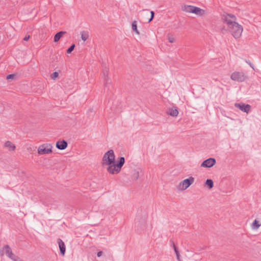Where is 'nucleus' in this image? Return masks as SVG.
I'll use <instances>...</instances> for the list:
<instances>
[{
    "mask_svg": "<svg viewBox=\"0 0 261 261\" xmlns=\"http://www.w3.org/2000/svg\"><path fill=\"white\" fill-rule=\"evenodd\" d=\"M147 215L145 212L140 214L138 213L135 219V227L138 233H141L146 227Z\"/></svg>",
    "mask_w": 261,
    "mask_h": 261,
    "instance_id": "f257e3e1",
    "label": "nucleus"
},
{
    "mask_svg": "<svg viewBox=\"0 0 261 261\" xmlns=\"http://www.w3.org/2000/svg\"><path fill=\"white\" fill-rule=\"evenodd\" d=\"M124 163L125 158L123 156L119 157L117 159L116 162H115V163H113L112 165L108 166L107 170L110 174H118L120 172Z\"/></svg>",
    "mask_w": 261,
    "mask_h": 261,
    "instance_id": "f03ea898",
    "label": "nucleus"
},
{
    "mask_svg": "<svg viewBox=\"0 0 261 261\" xmlns=\"http://www.w3.org/2000/svg\"><path fill=\"white\" fill-rule=\"evenodd\" d=\"M115 162V155L113 150L107 151L102 157V166H111Z\"/></svg>",
    "mask_w": 261,
    "mask_h": 261,
    "instance_id": "7ed1b4c3",
    "label": "nucleus"
},
{
    "mask_svg": "<svg viewBox=\"0 0 261 261\" xmlns=\"http://www.w3.org/2000/svg\"><path fill=\"white\" fill-rule=\"evenodd\" d=\"M228 30L234 38L238 39L241 36L243 28L237 22L228 28Z\"/></svg>",
    "mask_w": 261,
    "mask_h": 261,
    "instance_id": "20e7f679",
    "label": "nucleus"
},
{
    "mask_svg": "<svg viewBox=\"0 0 261 261\" xmlns=\"http://www.w3.org/2000/svg\"><path fill=\"white\" fill-rule=\"evenodd\" d=\"M247 75L242 71H234L230 75L231 80L238 82H243L247 79Z\"/></svg>",
    "mask_w": 261,
    "mask_h": 261,
    "instance_id": "39448f33",
    "label": "nucleus"
},
{
    "mask_svg": "<svg viewBox=\"0 0 261 261\" xmlns=\"http://www.w3.org/2000/svg\"><path fill=\"white\" fill-rule=\"evenodd\" d=\"M222 19L223 22L226 24L227 29L237 23L236 16L232 14H224L222 17Z\"/></svg>",
    "mask_w": 261,
    "mask_h": 261,
    "instance_id": "423d86ee",
    "label": "nucleus"
},
{
    "mask_svg": "<svg viewBox=\"0 0 261 261\" xmlns=\"http://www.w3.org/2000/svg\"><path fill=\"white\" fill-rule=\"evenodd\" d=\"M52 147V145L50 144H43L39 147L38 153L39 154H45L51 153Z\"/></svg>",
    "mask_w": 261,
    "mask_h": 261,
    "instance_id": "0eeeda50",
    "label": "nucleus"
},
{
    "mask_svg": "<svg viewBox=\"0 0 261 261\" xmlns=\"http://www.w3.org/2000/svg\"><path fill=\"white\" fill-rule=\"evenodd\" d=\"M194 178L190 176L181 181L178 185V189L180 190H185L190 187L194 182Z\"/></svg>",
    "mask_w": 261,
    "mask_h": 261,
    "instance_id": "6e6552de",
    "label": "nucleus"
},
{
    "mask_svg": "<svg viewBox=\"0 0 261 261\" xmlns=\"http://www.w3.org/2000/svg\"><path fill=\"white\" fill-rule=\"evenodd\" d=\"M234 106L242 112L248 113L251 110V106L248 104H245L242 102L236 103Z\"/></svg>",
    "mask_w": 261,
    "mask_h": 261,
    "instance_id": "1a4fd4ad",
    "label": "nucleus"
},
{
    "mask_svg": "<svg viewBox=\"0 0 261 261\" xmlns=\"http://www.w3.org/2000/svg\"><path fill=\"white\" fill-rule=\"evenodd\" d=\"M216 163V161L215 159L210 158L203 161L201 164V167L211 168L215 165Z\"/></svg>",
    "mask_w": 261,
    "mask_h": 261,
    "instance_id": "9d476101",
    "label": "nucleus"
},
{
    "mask_svg": "<svg viewBox=\"0 0 261 261\" xmlns=\"http://www.w3.org/2000/svg\"><path fill=\"white\" fill-rule=\"evenodd\" d=\"M193 13L199 16H203L206 15V11L200 8L194 6L193 9Z\"/></svg>",
    "mask_w": 261,
    "mask_h": 261,
    "instance_id": "9b49d317",
    "label": "nucleus"
},
{
    "mask_svg": "<svg viewBox=\"0 0 261 261\" xmlns=\"http://www.w3.org/2000/svg\"><path fill=\"white\" fill-rule=\"evenodd\" d=\"M68 146V143L66 141L62 140L58 141L56 142V146L59 150H64Z\"/></svg>",
    "mask_w": 261,
    "mask_h": 261,
    "instance_id": "f8f14e48",
    "label": "nucleus"
},
{
    "mask_svg": "<svg viewBox=\"0 0 261 261\" xmlns=\"http://www.w3.org/2000/svg\"><path fill=\"white\" fill-rule=\"evenodd\" d=\"M57 242L59 244L60 254L62 256H64L65 255V251H66L65 245L64 242L61 239H58L57 240Z\"/></svg>",
    "mask_w": 261,
    "mask_h": 261,
    "instance_id": "ddd939ff",
    "label": "nucleus"
},
{
    "mask_svg": "<svg viewBox=\"0 0 261 261\" xmlns=\"http://www.w3.org/2000/svg\"><path fill=\"white\" fill-rule=\"evenodd\" d=\"M4 252L6 255L10 258H13L12 257L15 255L12 253L11 248L8 245H5L4 246Z\"/></svg>",
    "mask_w": 261,
    "mask_h": 261,
    "instance_id": "4468645a",
    "label": "nucleus"
},
{
    "mask_svg": "<svg viewBox=\"0 0 261 261\" xmlns=\"http://www.w3.org/2000/svg\"><path fill=\"white\" fill-rule=\"evenodd\" d=\"M194 6L185 5L181 6V9L182 11L193 13Z\"/></svg>",
    "mask_w": 261,
    "mask_h": 261,
    "instance_id": "2eb2a0df",
    "label": "nucleus"
},
{
    "mask_svg": "<svg viewBox=\"0 0 261 261\" xmlns=\"http://www.w3.org/2000/svg\"><path fill=\"white\" fill-rule=\"evenodd\" d=\"M5 147L9 148V150H14L16 147L10 141H6L4 144Z\"/></svg>",
    "mask_w": 261,
    "mask_h": 261,
    "instance_id": "dca6fc26",
    "label": "nucleus"
},
{
    "mask_svg": "<svg viewBox=\"0 0 261 261\" xmlns=\"http://www.w3.org/2000/svg\"><path fill=\"white\" fill-rule=\"evenodd\" d=\"M170 242H171V245L174 250V252L176 254V257H177V259L179 261V259H180V255H179V252L178 251V250L177 248V247L175 246V245L174 244V243L173 242V241L172 240H171L170 241Z\"/></svg>",
    "mask_w": 261,
    "mask_h": 261,
    "instance_id": "f3484780",
    "label": "nucleus"
},
{
    "mask_svg": "<svg viewBox=\"0 0 261 261\" xmlns=\"http://www.w3.org/2000/svg\"><path fill=\"white\" fill-rule=\"evenodd\" d=\"M103 75L104 76V84H105V86H106L110 82V80L108 77V70H106L103 72Z\"/></svg>",
    "mask_w": 261,
    "mask_h": 261,
    "instance_id": "a211bd4d",
    "label": "nucleus"
},
{
    "mask_svg": "<svg viewBox=\"0 0 261 261\" xmlns=\"http://www.w3.org/2000/svg\"><path fill=\"white\" fill-rule=\"evenodd\" d=\"M65 33L66 32L64 31H61L57 33L54 36V41L56 42H58L62 37L63 35L65 34Z\"/></svg>",
    "mask_w": 261,
    "mask_h": 261,
    "instance_id": "6ab92c4d",
    "label": "nucleus"
},
{
    "mask_svg": "<svg viewBox=\"0 0 261 261\" xmlns=\"http://www.w3.org/2000/svg\"><path fill=\"white\" fill-rule=\"evenodd\" d=\"M81 38L84 41H86L89 36V32L88 31H82L81 32Z\"/></svg>",
    "mask_w": 261,
    "mask_h": 261,
    "instance_id": "aec40b11",
    "label": "nucleus"
},
{
    "mask_svg": "<svg viewBox=\"0 0 261 261\" xmlns=\"http://www.w3.org/2000/svg\"><path fill=\"white\" fill-rule=\"evenodd\" d=\"M205 185L209 189H211L214 187V182L211 179H207L205 182Z\"/></svg>",
    "mask_w": 261,
    "mask_h": 261,
    "instance_id": "412c9836",
    "label": "nucleus"
},
{
    "mask_svg": "<svg viewBox=\"0 0 261 261\" xmlns=\"http://www.w3.org/2000/svg\"><path fill=\"white\" fill-rule=\"evenodd\" d=\"M168 114L172 116L175 117L178 114V111L177 109H171L169 110Z\"/></svg>",
    "mask_w": 261,
    "mask_h": 261,
    "instance_id": "4be33fe9",
    "label": "nucleus"
},
{
    "mask_svg": "<svg viewBox=\"0 0 261 261\" xmlns=\"http://www.w3.org/2000/svg\"><path fill=\"white\" fill-rule=\"evenodd\" d=\"M132 27L133 31H134L137 34L139 35L140 34L139 31L137 29V22L135 20L132 22Z\"/></svg>",
    "mask_w": 261,
    "mask_h": 261,
    "instance_id": "5701e85b",
    "label": "nucleus"
},
{
    "mask_svg": "<svg viewBox=\"0 0 261 261\" xmlns=\"http://www.w3.org/2000/svg\"><path fill=\"white\" fill-rule=\"evenodd\" d=\"M260 226V224L257 220H254L252 224V227L253 229H258Z\"/></svg>",
    "mask_w": 261,
    "mask_h": 261,
    "instance_id": "b1692460",
    "label": "nucleus"
},
{
    "mask_svg": "<svg viewBox=\"0 0 261 261\" xmlns=\"http://www.w3.org/2000/svg\"><path fill=\"white\" fill-rule=\"evenodd\" d=\"M139 177V172L138 171L134 170L132 174V178L133 180H136Z\"/></svg>",
    "mask_w": 261,
    "mask_h": 261,
    "instance_id": "393cba45",
    "label": "nucleus"
},
{
    "mask_svg": "<svg viewBox=\"0 0 261 261\" xmlns=\"http://www.w3.org/2000/svg\"><path fill=\"white\" fill-rule=\"evenodd\" d=\"M167 39L170 43H173L175 41V38L171 34H168Z\"/></svg>",
    "mask_w": 261,
    "mask_h": 261,
    "instance_id": "a878e982",
    "label": "nucleus"
},
{
    "mask_svg": "<svg viewBox=\"0 0 261 261\" xmlns=\"http://www.w3.org/2000/svg\"><path fill=\"white\" fill-rule=\"evenodd\" d=\"M59 76V73L57 72H53L51 75L50 77L51 79L55 80L58 76Z\"/></svg>",
    "mask_w": 261,
    "mask_h": 261,
    "instance_id": "bb28decb",
    "label": "nucleus"
},
{
    "mask_svg": "<svg viewBox=\"0 0 261 261\" xmlns=\"http://www.w3.org/2000/svg\"><path fill=\"white\" fill-rule=\"evenodd\" d=\"M74 47H75V44H72L69 48H68V49L67 50V53L68 54H70L71 53L73 50L74 49Z\"/></svg>",
    "mask_w": 261,
    "mask_h": 261,
    "instance_id": "cd10ccee",
    "label": "nucleus"
},
{
    "mask_svg": "<svg viewBox=\"0 0 261 261\" xmlns=\"http://www.w3.org/2000/svg\"><path fill=\"white\" fill-rule=\"evenodd\" d=\"M12 258H11V259L13 260L14 261H22V260L20 257H19L17 256H16L15 255H14L12 257Z\"/></svg>",
    "mask_w": 261,
    "mask_h": 261,
    "instance_id": "c85d7f7f",
    "label": "nucleus"
},
{
    "mask_svg": "<svg viewBox=\"0 0 261 261\" xmlns=\"http://www.w3.org/2000/svg\"><path fill=\"white\" fill-rule=\"evenodd\" d=\"M150 14H151V17L148 19V22H150L153 18L154 17V13L153 11H150Z\"/></svg>",
    "mask_w": 261,
    "mask_h": 261,
    "instance_id": "c756f323",
    "label": "nucleus"
},
{
    "mask_svg": "<svg viewBox=\"0 0 261 261\" xmlns=\"http://www.w3.org/2000/svg\"><path fill=\"white\" fill-rule=\"evenodd\" d=\"M15 76L14 74H9L7 76V79H12L14 78V77Z\"/></svg>",
    "mask_w": 261,
    "mask_h": 261,
    "instance_id": "7c9ffc66",
    "label": "nucleus"
},
{
    "mask_svg": "<svg viewBox=\"0 0 261 261\" xmlns=\"http://www.w3.org/2000/svg\"><path fill=\"white\" fill-rule=\"evenodd\" d=\"M5 254V252H4V247L0 249V256H2L4 255Z\"/></svg>",
    "mask_w": 261,
    "mask_h": 261,
    "instance_id": "2f4dec72",
    "label": "nucleus"
},
{
    "mask_svg": "<svg viewBox=\"0 0 261 261\" xmlns=\"http://www.w3.org/2000/svg\"><path fill=\"white\" fill-rule=\"evenodd\" d=\"M102 254V251H98L97 253V256L98 257H100Z\"/></svg>",
    "mask_w": 261,
    "mask_h": 261,
    "instance_id": "473e14b6",
    "label": "nucleus"
},
{
    "mask_svg": "<svg viewBox=\"0 0 261 261\" xmlns=\"http://www.w3.org/2000/svg\"><path fill=\"white\" fill-rule=\"evenodd\" d=\"M29 38H30V36L29 35L26 36L25 37H24L23 40L24 41H28Z\"/></svg>",
    "mask_w": 261,
    "mask_h": 261,
    "instance_id": "72a5a7b5",
    "label": "nucleus"
},
{
    "mask_svg": "<svg viewBox=\"0 0 261 261\" xmlns=\"http://www.w3.org/2000/svg\"><path fill=\"white\" fill-rule=\"evenodd\" d=\"M246 63H247L250 65V66L253 69V65L251 63L248 62L247 61H246Z\"/></svg>",
    "mask_w": 261,
    "mask_h": 261,
    "instance_id": "f704fd0d",
    "label": "nucleus"
}]
</instances>
